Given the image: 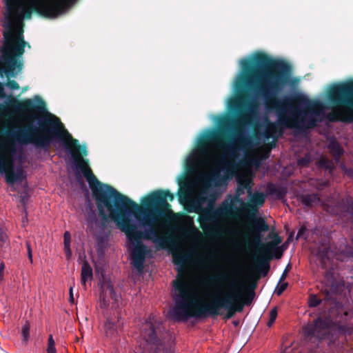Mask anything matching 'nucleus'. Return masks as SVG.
Returning <instances> with one entry per match:
<instances>
[{
    "mask_svg": "<svg viewBox=\"0 0 353 353\" xmlns=\"http://www.w3.org/2000/svg\"><path fill=\"white\" fill-rule=\"evenodd\" d=\"M241 64L242 74L235 82L236 96L228 102V108L236 117H221L218 121L219 129L199 141L197 151L201 154L208 153L209 143H214L224 150L229 159H234L241 149L252 145L250 138L244 136L242 127L250 124L255 114L256 105L246 102L248 90L253 88L264 98L267 107L274 110L278 115L277 123L270 122L267 125L263 132L265 139L276 138L277 132L282 135L283 129H279L281 126L303 133L317 125L319 120L313 114L319 113L316 110L321 107L319 101H310L301 94L277 98L290 82L292 67L289 63L258 52L252 60L243 59Z\"/></svg>",
    "mask_w": 353,
    "mask_h": 353,
    "instance_id": "nucleus-1",
    "label": "nucleus"
},
{
    "mask_svg": "<svg viewBox=\"0 0 353 353\" xmlns=\"http://www.w3.org/2000/svg\"><path fill=\"white\" fill-rule=\"evenodd\" d=\"M36 119L38 121V126L28 124L23 128L19 127L16 130L10 128H3L1 133L7 139V142L0 144H6L8 146L10 142H14L17 148L14 156V161L17 160L21 165L23 153L18 144L31 143L48 152L54 141L61 142L70 152L76 168L81 170L87 179L89 172L92 171L89 166V160L83 158L88 154L86 146L81 145L79 140L72 137L60 119L54 114L46 112V114L37 117Z\"/></svg>",
    "mask_w": 353,
    "mask_h": 353,
    "instance_id": "nucleus-2",
    "label": "nucleus"
},
{
    "mask_svg": "<svg viewBox=\"0 0 353 353\" xmlns=\"http://www.w3.org/2000/svg\"><path fill=\"white\" fill-rule=\"evenodd\" d=\"M92 194L101 219V228H105L110 219H112L119 228L125 232L128 241L134 245L132 261L134 267L139 271L143 270L145 255L149 252L148 248L142 243V239L152 241L161 249H165L174 243L173 235L169 232L161 234L157 225H148L150 227L149 229H145L143 232L139 231L137 225L129 218V216L132 214V212H129L123 207H117L114 202L94 191H92Z\"/></svg>",
    "mask_w": 353,
    "mask_h": 353,
    "instance_id": "nucleus-3",
    "label": "nucleus"
},
{
    "mask_svg": "<svg viewBox=\"0 0 353 353\" xmlns=\"http://www.w3.org/2000/svg\"><path fill=\"white\" fill-rule=\"evenodd\" d=\"M87 181L92 191L114 202L117 207H123L132 212L143 227L157 225L160 219H165L168 223L175 221L179 216V214L173 212L167 201H172L174 199L169 190H158L150 193L141 199L140 205L112 186L100 182L92 172H89Z\"/></svg>",
    "mask_w": 353,
    "mask_h": 353,
    "instance_id": "nucleus-4",
    "label": "nucleus"
},
{
    "mask_svg": "<svg viewBox=\"0 0 353 353\" xmlns=\"http://www.w3.org/2000/svg\"><path fill=\"white\" fill-rule=\"evenodd\" d=\"M210 280L225 284L226 291L221 297H215L210 303L202 306L196 303L194 290L185 279H179L174 283L175 294L173 296L174 305L171 315L177 321H186L192 317L216 316L221 309L227 310L237 301L243 298V292L234 280L226 273H219L212 276Z\"/></svg>",
    "mask_w": 353,
    "mask_h": 353,
    "instance_id": "nucleus-5",
    "label": "nucleus"
},
{
    "mask_svg": "<svg viewBox=\"0 0 353 353\" xmlns=\"http://www.w3.org/2000/svg\"><path fill=\"white\" fill-rule=\"evenodd\" d=\"M205 196H199L190 204L188 212L199 214L197 221L205 234L210 238H220L226 234L225 227L221 224L219 218L229 217L237 219L236 213L232 210V206L228 205V200L223 202L221 206L214 208L212 204L203 208V204L206 201Z\"/></svg>",
    "mask_w": 353,
    "mask_h": 353,
    "instance_id": "nucleus-6",
    "label": "nucleus"
},
{
    "mask_svg": "<svg viewBox=\"0 0 353 353\" xmlns=\"http://www.w3.org/2000/svg\"><path fill=\"white\" fill-rule=\"evenodd\" d=\"M327 99L333 108H345L329 113L328 121L353 123V79L332 85L327 92Z\"/></svg>",
    "mask_w": 353,
    "mask_h": 353,
    "instance_id": "nucleus-7",
    "label": "nucleus"
},
{
    "mask_svg": "<svg viewBox=\"0 0 353 353\" xmlns=\"http://www.w3.org/2000/svg\"><path fill=\"white\" fill-rule=\"evenodd\" d=\"M17 148L14 142L0 144V173L4 174L7 183L14 185L26 179L27 174L22 165H14V156Z\"/></svg>",
    "mask_w": 353,
    "mask_h": 353,
    "instance_id": "nucleus-8",
    "label": "nucleus"
},
{
    "mask_svg": "<svg viewBox=\"0 0 353 353\" xmlns=\"http://www.w3.org/2000/svg\"><path fill=\"white\" fill-rule=\"evenodd\" d=\"M141 332L147 343L155 346L154 353H171L170 344H165L163 341L165 334L163 323L156 316H149L143 324Z\"/></svg>",
    "mask_w": 353,
    "mask_h": 353,
    "instance_id": "nucleus-9",
    "label": "nucleus"
},
{
    "mask_svg": "<svg viewBox=\"0 0 353 353\" xmlns=\"http://www.w3.org/2000/svg\"><path fill=\"white\" fill-rule=\"evenodd\" d=\"M250 232L252 234V242L256 247V252L259 254H265L272 256V250L282 242V239L278 234H273V239L268 243H263V232L269 230V225L263 218H254L252 221L248 225Z\"/></svg>",
    "mask_w": 353,
    "mask_h": 353,
    "instance_id": "nucleus-10",
    "label": "nucleus"
},
{
    "mask_svg": "<svg viewBox=\"0 0 353 353\" xmlns=\"http://www.w3.org/2000/svg\"><path fill=\"white\" fill-rule=\"evenodd\" d=\"M332 321L327 318L318 317L313 323L307 324L303 328L306 338H316L319 340L327 338Z\"/></svg>",
    "mask_w": 353,
    "mask_h": 353,
    "instance_id": "nucleus-11",
    "label": "nucleus"
},
{
    "mask_svg": "<svg viewBox=\"0 0 353 353\" xmlns=\"http://www.w3.org/2000/svg\"><path fill=\"white\" fill-rule=\"evenodd\" d=\"M100 294L99 298V307L101 309H107L110 305V300L117 303L119 295L114 289L112 281L102 275V279L99 282Z\"/></svg>",
    "mask_w": 353,
    "mask_h": 353,
    "instance_id": "nucleus-12",
    "label": "nucleus"
},
{
    "mask_svg": "<svg viewBox=\"0 0 353 353\" xmlns=\"http://www.w3.org/2000/svg\"><path fill=\"white\" fill-rule=\"evenodd\" d=\"M251 181L249 179H238L237 188L234 196H230V199L228 201V205L232 206V210L236 215L239 217L241 216V209L237 206L238 204L243 203V199L241 197L245 193V190H247L248 195L252 194V187L250 185Z\"/></svg>",
    "mask_w": 353,
    "mask_h": 353,
    "instance_id": "nucleus-13",
    "label": "nucleus"
},
{
    "mask_svg": "<svg viewBox=\"0 0 353 353\" xmlns=\"http://www.w3.org/2000/svg\"><path fill=\"white\" fill-rule=\"evenodd\" d=\"M250 196L249 201L248 202H245L243 201V203L240 204L241 214L242 212H245L248 214V218L250 219L248 225L252 221L254 218L256 217V214L258 212V209L259 207L262 206L265 201V194L263 192H254L251 195H248Z\"/></svg>",
    "mask_w": 353,
    "mask_h": 353,
    "instance_id": "nucleus-14",
    "label": "nucleus"
},
{
    "mask_svg": "<svg viewBox=\"0 0 353 353\" xmlns=\"http://www.w3.org/2000/svg\"><path fill=\"white\" fill-rule=\"evenodd\" d=\"M273 256H268L265 254H259L256 252V255L254 257V270L256 273L263 276H265L270 270V261L272 259Z\"/></svg>",
    "mask_w": 353,
    "mask_h": 353,
    "instance_id": "nucleus-15",
    "label": "nucleus"
},
{
    "mask_svg": "<svg viewBox=\"0 0 353 353\" xmlns=\"http://www.w3.org/2000/svg\"><path fill=\"white\" fill-rule=\"evenodd\" d=\"M187 259H188V256L183 254H174L173 256V263L176 265L180 266L177 269V272H178L177 278L176 280L173 281V282H172L173 285H174V281H176L179 279H185V281L190 285V284L188 281L187 275L183 270Z\"/></svg>",
    "mask_w": 353,
    "mask_h": 353,
    "instance_id": "nucleus-16",
    "label": "nucleus"
},
{
    "mask_svg": "<svg viewBox=\"0 0 353 353\" xmlns=\"http://www.w3.org/2000/svg\"><path fill=\"white\" fill-rule=\"evenodd\" d=\"M327 148L329 149L330 152L332 154L333 159L336 162H338L341 159V157L343 155L344 150L343 147L340 145V143L338 141L335 140L331 141L329 143Z\"/></svg>",
    "mask_w": 353,
    "mask_h": 353,
    "instance_id": "nucleus-17",
    "label": "nucleus"
},
{
    "mask_svg": "<svg viewBox=\"0 0 353 353\" xmlns=\"http://www.w3.org/2000/svg\"><path fill=\"white\" fill-rule=\"evenodd\" d=\"M93 277L92 269L87 260H85L83 263L81 273V284L85 288L86 282L89 279H92Z\"/></svg>",
    "mask_w": 353,
    "mask_h": 353,
    "instance_id": "nucleus-18",
    "label": "nucleus"
},
{
    "mask_svg": "<svg viewBox=\"0 0 353 353\" xmlns=\"http://www.w3.org/2000/svg\"><path fill=\"white\" fill-rule=\"evenodd\" d=\"M301 202L307 207H312L320 201V198L316 194H303L299 196Z\"/></svg>",
    "mask_w": 353,
    "mask_h": 353,
    "instance_id": "nucleus-19",
    "label": "nucleus"
},
{
    "mask_svg": "<svg viewBox=\"0 0 353 353\" xmlns=\"http://www.w3.org/2000/svg\"><path fill=\"white\" fill-rule=\"evenodd\" d=\"M244 303H243V298H241L236 302L232 307H230L226 311V319L232 318L236 312H241L244 308Z\"/></svg>",
    "mask_w": 353,
    "mask_h": 353,
    "instance_id": "nucleus-20",
    "label": "nucleus"
},
{
    "mask_svg": "<svg viewBox=\"0 0 353 353\" xmlns=\"http://www.w3.org/2000/svg\"><path fill=\"white\" fill-rule=\"evenodd\" d=\"M256 288V282L255 281L252 284L250 285L249 288L246 292L243 293V303L245 305H250L255 296L254 290Z\"/></svg>",
    "mask_w": 353,
    "mask_h": 353,
    "instance_id": "nucleus-21",
    "label": "nucleus"
},
{
    "mask_svg": "<svg viewBox=\"0 0 353 353\" xmlns=\"http://www.w3.org/2000/svg\"><path fill=\"white\" fill-rule=\"evenodd\" d=\"M10 241L7 234L1 229L0 230V254H6L9 250Z\"/></svg>",
    "mask_w": 353,
    "mask_h": 353,
    "instance_id": "nucleus-22",
    "label": "nucleus"
},
{
    "mask_svg": "<svg viewBox=\"0 0 353 353\" xmlns=\"http://www.w3.org/2000/svg\"><path fill=\"white\" fill-rule=\"evenodd\" d=\"M267 192L269 194H274L279 199L283 198L286 194V191L283 188H277L272 183H268L267 186Z\"/></svg>",
    "mask_w": 353,
    "mask_h": 353,
    "instance_id": "nucleus-23",
    "label": "nucleus"
},
{
    "mask_svg": "<svg viewBox=\"0 0 353 353\" xmlns=\"http://www.w3.org/2000/svg\"><path fill=\"white\" fill-rule=\"evenodd\" d=\"M70 241H71V235L68 231H65L63 234V244H64V250L66 254L67 258H70L71 256V250H70Z\"/></svg>",
    "mask_w": 353,
    "mask_h": 353,
    "instance_id": "nucleus-24",
    "label": "nucleus"
},
{
    "mask_svg": "<svg viewBox=\"0 0 353 353\" xmlns=\"http://www.w3.org/2000/svg\"><path fill=\"white\" fill-rule=\"evenodd\" d=\"M104 329L105 331V334L108 336H112L116 332L115 325L110 319L106 320L105 325H104Z\"/></svg>",
    "mask_w": 353,
    "mask_h": 353,
    "instance_id": "nucleus-25",
    "label": "nucleus"
},
{
    "mask_svg": "<svg viewBox=\"0 0 353 353\" xmlns=\"http://www.w3.org/2000/svg\"><path fill=\"white\" fill-rule=\"evenodd\" d=\"M322 302V299H319L316 294H310L308 299V304L310 307L319 306Z\"/></svg>",
    "mask_w": 353,
    "mask_h": 353,
    "instance_id": "nucleus-26",
    "label": "nucleus"
},
{
    "mask_svg": "<svg viewBox=\"0 0 353 353\" xmlns=\"http://www.w3.org/2000/svg\"><path fill=\"white\" fill-rule=\"evenodd\" d=\"M30 323L28 321H26L25 324L23 325L21 329V336L23 341H27L28 340L30 336Z\"/></svg>",
    "mask_w": 353,
    "mask_h": 353,
    "instance_id": "nucleus-27",
    "label": "nucleus"
},
{
    "mask_svg": "<svg viewBox=\"0 0 353 353\" xmlns=\"http://www.w3.org/2000/svg\"><path fill=\"white\" fill-rule=\"evenodd\" d=\"M329 248H320L317 251V256L320 259L321 263H323L328 257Z\"/></svg>",
    "mask_w": 353,
    "mask_h": 353,
    "instance_id": "nucleus-28",
    "label": "nucleus"
},
{
    "mask_svg": "<svg viewBox=\"0 0 353 353\" xmlns=\"http://www.w3.org/2000/svg\"><path fill=\"white\" fill-rule=\"evenodd\" d=\"M319 165L327 170H332L334 168V164L332 161L325 158L320 159Z\"/></svg>",
    "mask_w": 353,
    "mask_h": 353,
    "instance_id": "nucleus-29",
    "label": "nucleus"
},
{
    "mask_svg": "<svg viewBox=\"0 0 353 353\" xmlns=\"http://www.w3.org/2000/svg\"><path fill=\"white\" fill-rule=\"evenodd\" d=\"M277 314L278 312L276 307H274L272 310H271L270 312L269 321L267 323L268 327H270L274 324L276 319Z\"/></svg>",
    "mask_w": 353,
    "mask_h": 353,
    "instance_id": "nucleus-30",
    "label": "nucleus"
},
{
    "mask_svg": "<svg viewBox=\"0 0 353 353\" xmlns=\"http://www.w3.org/2000/svg\"><path fill=\"white\" fill-rule=\"evenodd\" d=\"M307 229L305 225H301L300 228L298 230L297 234H296V239H299L300 238H303L304 239H306L307 238Z\"/></svg>",
    "mask_w": 353,
    "mask_h": 353,
    "instance_id": "nucleus-31",
    "label": "nucleus"
},
{
    "mask_svg": "<svg viewBox=\"0 0 353 353\" xmlns=\"http://www.w3.org/2000/svg\"><path fill=\"white\" fill-rule=\"evenodd\" d=\"M10 78L8 79V81L5 83L6 86L9 88L11 90H18L19 89V83L14 80H10Z\"/></svg>",
    "mask_w": 353,
    "mask_h": 353,
    "instance_id": "nucleus-32",
    "label": "nucleus"
},
{
    "mask_svg": "<svg viewBox=\"0 0 353 353\" xmlns=\"http://www.w3.org/2000/svg\"><path fill=\"white\" fill-rule=\"evenodd\" d=\"M288 283L287 282L281 283L276 290L277 295H281L287 288Z\"/></svg>",
    "mask_w": 353,
    "mask_h": 353,
    "instance_id": "nucleus-33",
    "label": "nucleus"
},
{
    "mask_svg": "<svg viewBox=\"0 0 353 353\" xmlns=\"http://www.w3.org/2000/svg\"><path fill=\"white\" fill-rule=\"evenodd\" d=\"M26 248H27V254H28V257L31 263H32V248H31V245H30V241H27L26 242Z\"/></svg>",
    "mask_w": 353,
    "mask_h": 353,
    "instance_id": "nucleus-34",
    "label": "nucleus"
},
{
    "mask_svg": "<svg viewBox=\"0 0 353 353\" xmlns=\"http://www.w3.org/2000/svg\"><path fill=\"white\" fill-rule=\"evenodd\" d=\"M272 252L274 253V257L276 259H279L283 256V250L281 249V247H276V248H274Z\"/></svg>",
    "mask_w": 353,
    "mask_h": 353,
    "instance_id": "nucleus-35",
    "label": "nucleus"
},
{
    "mask_svg": "<svg viewBox=\"0 0 353 353\" xmlns=\"http://www.w3.org/2000/svg\"><path fill=\"white\" fill-rule=\"evenodd\" d=\"M291 268H292L291 264H290V263L288 264V265L285 267L283 272L282 273V274L280 277L279 283H281L283 281H284L286 279L288 273L290 271V270L291 269Z\"/></svg>",
    "mask_w": 353,
    "mask_h": 353,
    "instance_id": "nucleus-36",
    "label": "nucleus"
},
{
    "mask_svg": "<svg viewBox=\"0 0 353 353\" xmlns=\"http://www.w3.org/2000/svg\"><path fill=\"white\" fill-rule=\"evenodd\" d=\"M309 162L310 159L307 157H303L299 160V164L301 165H307Z\"/></svg>",
    "mask_w": 353,
    "mask_h": 353,
    "instance_id": "nucleus-37",
    "label": "nucleus"
},
{
    "mask_svg": "<svg viewBox=\"0 0 353 353\" xmlns=\"http://www.w3.org/2000/svg\"><path fill=\"white\" fill-rule=\"evenodd\" d=\"M48 347H55V342L53 339L52 335L50 334L48 340Z\"/></svg>",
    "mask_w": 353,
    "mask_h": 353,
    "instance_id": "nucleus-38",
    "label": "nucleus"
},
{
    "mask_svg": "<svg viewBox=\"0 0 353 353\" xmlns=\"http://www.w3.org/2000/svg\"><path fill=\"white\" fill-rule=\"evenodd\" d=\"M69 294H70V296H69L70 302L71 303H74V296H73V288H72V287L70 288Z\"/></svg>",
    "mask_w": 353,
    "mask_h": 353,
    "instance_id": "nucleus-39",
    "label": "nucleus"
},
{
    "mask_svg": "<svg viewBox=\"0 0 353 353\" xmlns=\"http://www.w3.org/2000/svg\"><path fill=\"white\" fill-rule=\"evenodd\" d=\"M28 200V196L25 194L24 195H21V199H20V201H21V203L23 204V205H25L26 201Z\"/></svg>",
    "mask_w": 353,
    "mask_h": 353,
    "instance_id": "nucleus-40",
    "label": "nucleus"
},
{
    "mask_svg": "<svg viewBox=\"0 0 353 353\" xmlns=\"http://www.w3.org/2000/svg\"><path fill=\"white\" fill-rule=\"evenodd\" d=\"M46 351L47 353H57L55 347H48Z\"/></svg>",
    "mask_w": 353,
    "mask_h": 353,
    "instance_id": "nucleus-41",
    "label": "nucleus"
},
{
    "mask_svg": "<svg viewBox=\"0 0 353 353\" xmlns=\"http://www.w3.org/2000/svg\"><path fill=\"white\" fill-rule=\"evenodd\" d=\"M220 172L219 171H215L214 173H213V179H212V180H215L216 179H219L220 178Z\"/></svg>",
    "mask_w": 353,
    "mask_h": 353,
    "instance_id": "nucleus-42",
    "label": "nucleus"
},
{
    "mask_svg": "<svg viewBox=\"0 0 353 353\" xmlns=\"http://www.w3.org/2000/svg\"><path fill=\"white\" fill-rule=\"evenodd\" d=\"M4 268H5V265L3 263H1L0 264V278H1V276L3 275Z\"/></svg>",
    "mask_w": 353,
    "mask_h": 353,
    "instance_id": "nucleus-43",
    "label": "nucleus"
},
{
    "mask_svg": "<svg viewBox=\"0 0 353 353\" xmlns=\"http://www.w3.org/2000/svg\"><path fill=\"white\" fill-rule=\"evenodd\" d=\"M191 232L194 233H199L198 229L194 226V225L192 223V228H191Z\"/></svg>",
    "mask_w": 353,
    "mask_h": 353,
    "instance_id": "nucleus-44",
    "label": "nucleus"
},
{
    "mask_svg": "<svg viewBox=\"0 0 353 353\" xmlns=\"http://www.w3.org/2000/svg\"><path fill=\"white\" fill-rule=\"evenodd\" d=\"M346 172L348 175L353 176V169L347 170Z\"/></svg>",
    "mask_w": 353,
    "mask_h": 353,
    "instance_id": "nucleus-45",
    "label": "nucleus"
},
{
    "mask_svg": "<svg viewBox=\"0 0 353 353\" xmlns=\"http://www.w3.org/2000/svg\"><path fill=\"white\" fill-rule=\"evenodd\" d=\"M273 234H276L275 232H271L268 234V238L273 239Z\"/></svg>",
    "mask_w": 353,
    "mask_h": 353,
    "instance_id": "nucleus-46",
    "label": "nucleus"
},
{
    "mask_svg": "<svg viewBox=\"0 0 353 353\" xmlns=\"http://www.w3.org/2000/svg\"><path fill=\"white\" fill-rule=\"evenodd\" d=\"M292 236V234L289 236V237L288 238L287 241H289L291 239Z\"/></svg>",
    "mask_w": 353,
    "mask_h": 353,
    "instance_id": "nucleus-47",
    "label": "nucleus"
},
{
    "mask_svg": "<svg viewBox=\"0 0 353 353\" xmlns=\"http://www.w3.org/2000/svg\"><path fill=\"white\" fill-rule=\"evenodd\" d=\"M325 293L327 296L330 295V292L327 290H325Z\"/></svg>",
    "mask_w": 353,
    "mask_h": 353,
    "instance_id": "nucleus-48",
    "label": "nucleus"
},
{
    "mask_svg": "<svg viewBox=\"0 0 353 353\" xmlns=\"http://www.w3.org/2000/svg\"><path fill=\"white\" fill-rule=\"evenodd\" d=\"M225 165H230L231 164L230 163H226Z\"/></svg>",
    "mask_w": 353,
    "mask_h": 353,
    "instance_id": "nucleus-49",
    "label": "nucleus"
}]
</instances>
